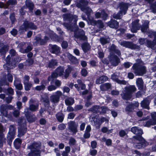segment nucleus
I'll list each match as a JSON object with an SVG mask.
<instances>
[{"label": "nucleus", "mask_w": 156, "mask_h": 156, "mask_svg": "<svg viewBox=\"0 0 156 156\" xmlns=\"http://www.w3.org/2000/svg\"><path fill=\"white\" fill-rule=\"evenodd\" d=\"M25 5L26 8L29 9L31 12H33L34 7V4L30 0H26Z\"/></svg>", "instance_id": "21"}, {"label": "nucleus", "mask_w": 156, "mask_h": 156, "mask_svg": "<svg viewBox=\"0 0 156 156\" xmlns=\"http://www.w3.org/2000/svg\"><path fill=\"white\" fill-rule=\"evenodd\" d=\"M136 83L139 89L142 90L143 89L144 82L141 78H139L137 79Z\"/></svg>", "instance_id": "31"}, {"label": "nucleus", "mask_w": 156, "mask_h": 156, "mask_svg": "<svg viewBox=\"0 0 156 156\" xmlns=\"http://www.w3.org/2000/svg\"><path fill=\"white\" fill-rule=\"evenodd\" d=\"M129 4L123 2H121L118 5V7L120 9V11L125 14L127 10Z\"/></svg>", "instance_id": "13"}, {"label": "nucleus", "mask_w": 156, "mask_h": 156, "mask_svg": "<svg viewBox=\"0 0 156 156\" xmlns=\"http://www.w3.org/2000/svg\"><path fill=\"white\" fill-rule=\"evenodd\" d=\"M100 107L99 106L96 105L93 106L90 108L88 111L92 112L94 113H98L100 112Z\"/></svg>", "instance_id": "32"}, {"label": "nucleus", "mask_w": 156, "mask_h": 156, "mask_svg": "<svg viewBox=\"0 0 156 156\" xmlns=\"http://www.w3.org/2000/svg\"><path fill=\"white\" fill-rule=\"evenodd\" d=\"M40 146L37 143L32 144L28 147L30 152L28 154V156H41V151L39 149Z\"/></svg>", "instance_id": "5"}, {"label": "nucleus", "mask_w": 156, "mask_h": 156, "mask_svg": "<svg viewBox=\"0 0 156 156\" xmlns=\"http://www.w3.org/2000/svg\"><path fill=\"white\" fill-rule=\"evenodd\" d=\"M62 17L64 21H68L71 25H76L78 20L77 16L76 15H73L70 13H66L62 15Z\"/></svg>", "instance_id": "6"}, {"label": "nucleus", "mask_w": 156, "mask_h": 156, "mask_svg": "<svg viewBox=\"0 0 156 156\" xmlns=\"http://www.w3.org/2000/svg\"><path fill=\"white\" fill-rule=\"evenodd\" d=\"M25 89L26 91H28L30 89L32 86V84L30 83H23Z\"/></svg>", "instance_id": "51"}, {"label": "nucleus", "mask_w": 156, "mask_h": 156, "mask_svg": "<svg viewBox=\"0 0 156 156\" xmlns=\"http://www.w3.org/2000/svg\"><path fill=\"white\" fill-rule=\"evenodd\" d=\"M0 54L4 55L9 49V46L7 45H4L3 44L0 42Z\"/></svg>", "instance_id": "17"}, {"label": "nucleus", "mask_w": 156, "mask_h": 156, "mask_svg": "<svg viewBox=\"0 0 156 156\" xmlns=\"http://www.w3.org/2000/svg\"><path fill=\"white\" fill-rule=\"evenodd\" d=\"M107 25L110 27L117 29L119 27V23L116 20H111L107 23Z\"/></svg>", "instance_id": "19"}, {"label": "nucleus", "mask_w": 156, "mask_h": 156, "mask_svg": "<svg viewBox=\"0 0 156 156\" xmlns=\"http://www.w3.org/2000/svg\"><path fill=\"white\" fill-rule=\"evenodd\" d=\"M123 13L122 12H120V11L117 14L114 13L113 15V17L114 18L116 19H120L121 18V14Z\"/></svg>", "instance_id": "59"}, {"label": "nucleus", "mask_w": 156, "mask_h": 156, "mask_svg": "<svg viewBox=\"0 0 156 156\" xmlns=\"http://www.w3.org/2000/svg\"><path fill=\"white\" fill-rule=\"evenodd\" d=\"M155 124H156V121H154L152 119H150L149 121L146 122L145 126L149 127L151 125H153Z\"/></svg>", "instance_id": "44"}, {"label": "nucleus", "mask_w": 156, "mask_h": 156, "mask_svg": "<svg viewBox=\"0 0 156 156\" xmlns=\"http://www.w3.org/2000/svg\"><path fill=\"white\" fill-rule=\"evenodd\" d=\"M6 64L4 65V68L7 70L9 69H12L15 67L16 63L15 59H11L9 55H8L5 59Z\"/></svg>", "instance_id": "8"}, {"label": "nucleus", "mask_w": 156, "mask_h": 156, "mask_svg": "<svg viewBox=\"0 0 156 156\" xmlns=\"http://www.w3.org/2000/svg\"><path fill=\"white\" fill-rule=\"evenodd\" d=\"M57 62L56 60L52 59L50 61L48 65V67L49 68H52L55 66H56Z\"/></svg>", "instance_id": "48"}, {"label": "nucleus", "mask_w": 156, "mask_h": 156, "mask_svg": "<svg viewBox=\"0 0 156 156\" xmlns=\"http://www.w3.org/2000/svg\"><path fill=\"white\" fill-rule=\"evenodd\" d=\"M25 115L28 122H33L37 119L35 115L33 114H27Z\"/></svg>", "instance_id": "20"}, {"label": "nucleus", "mask_w": 156, "mask_h": 156, "mask_svg": "<svg viewBox=\"0 0 156 156\" xmlns=\"http://www.w3.org/2000/svg\"><path fill=\"white\" fill-rule=\"evenodd\" d=\"M20 112L19 111V110H16L13 112L12 114L13 116L16 117L17 118L19 117L20 115Z\"/></svg>", "instance_id": "64"}, {"label": "nucleus", "mask_w": 156, "mask_h": 156, "mask_svg": "<svg viewBox=\"0 0 156 156\" xmlns=\"http://www.w3.org/2000/svg\"><path fill=\"white\" fill-rule=\"evenodd\" d=\"M110 41V38L109 37H102L100 38V41L102 45L105 44L109 43Z\"/></svg>", "instance_id": "37"}, {"label": "nucleus", "mask_w": 156, "mask_h": 156, "mask_svg": "<svg viewBox=\"0 0 156 156\" xmlns=\"http://www.w3.org/2000/svg\"><path fill=\"white\" fill-rule=\"evenodd\" d=\"M108 78L105 76H103L97 79L96 82L97 84L102 83L108 80Z\"/></svg>", "instance_id": "25"}, {"label": "nucleus", "mask_w": 156, "mask_h": 156, "mask_svg": "<svg viewBox=\"0 0 156 156\" xmlns=\"http://www.w3.org/2000/svg\"><path fill=\"white\" fill-rule=\"evenodd\" d=\"M50 46L49 51L51 53L57 55H58L61 53L60 48L59 47L56 45L52 44L50 45Z\"/></svg>", "instance_id": "12"}, {"label": "nucleus", "mask_w": 156, "mask_h": 156, "mask_svg": "<svg viewBox=\"0 0 156 156\" xmlns=\"http://www.w3.org/2000/svg\"><path fill=\"white\" fill-rule=\"evenodd\" d=\"M136 61V63L134 64L132 67L133 72L136 75L142 76L146 73V68L141 59H138Z\"/></svg>", "instance_id": "2"}, {"label": "nucleus", "mask_w": 156, "mask_h": 156, "mask_svg": "<svg viewBox=\"0 0 156 156\" xmlns=\"http://www.w3.org/2000/svg\"><path fill=\"white\" fill-rule=\"evenodd\" d=\"M56 116L58 121L62 122L63 120L64 115L62 113L58 112L57 113Z\"/></svg>", "instance_id": "38"}, {"label": "nucleus", "mask_w": 156, "mask_h": 156, "mask_svg": "<svg viewBox=\"0 0 156 156\" xmlns=\"http://www.w3.org/2000/svg\"><path fill=\"white\" fill-rule=\"evenodd\" d=\"M146 41L147 46L151 48H154V46L156 45V44L153 40L151 41L147 39Z\"/></svg>", "instance_id": "36"}, {"label": "nucleus", "mask_w": 156, "mask_h": 156, "mask_svg": "<svg viewBox=\"0 0 156 156\" xmlns=\"http://www.w3.org/2000/svg\"><path fill=\"white\" fill-rule=\"evenodd\" d=\"M9 85V83L5 78H2L0 80V86Z\"/></svg>", "instance_id": "49"}, {"label": "nucleus", "mask_w": 156, "mask_h": 156, "mask_svg": "<svg viewBox=\"0 0 156 156\" xmlns=\"http://www.w3.org/2000/svg\"><path fill=\"white\" fill-rule=\"evenodd\" d=\"M26 44L24 42H21L19 44L18 46V47L20 49V51L21 52V50H24L23 48L25 46Z\"/></svg>", "instance_id": "58"}, {"label": "nucleus", "mask_w": 156, "mask_h": 156, "mask_svg": "<svg viewBox=\"0 0 156 156\" xmlns=\"http://www.w3.org/2000/svg\"><path fill=\"white\" fill-rule=\"evenodd\" d=\"M27 128L26 127H19L18 128V136H20L24 135V134L27 131Z\"/></svg>", "instance_id": "28"}, {"label": "nucleus", "mask_w": 156, "mask_h": 156, "mask_svg": "<svg viewBox=\"0 0 156 156\" xmlns=\"http://www.w3.org/2000/svg\"><path fill=\"white\" fill-rule=\"evenodd\" d=\"M88 2L87 0H80L76 4V6L81 9V8L84 7L88 5Z\"/></svg>", "instance_id": "22"}, {"label": "nucleus", "mask_w": 156, "mask_h": 156, "mask_svg": "<svg viewBox=\"0 0 156 156\" xmlns=\"http://www.w3.org/2000/svg\"><path fill=\"white\" fill-rule=\"evenodd\" d=\"M91 25L94 26L97 24V21L94 20L93 18L91 19L90 16L87 17Z\"/></svg>", "instance_id": "56"}, {"label": "nucleus", "mask_w": 156, "mask_h": 156, "mask_svg": "<svg viewBox=\"0 0 156 156\" xmlns=\"http://www.w3.org/2000/svg\"><path fill=\"white\" fill-rule=\"evenodd\" d=\"M111 87V85L110 83H107L101 85L100 87L101 90L105 91L110 89Z\"/></svg>", "instance_id": "30"}, {"label": "nucleus", "mask_w": 156, "mask_h": 156, "mask_svg": "<svg viewBox=\"0 0 156 156\" xmlns=\"http://www.w3.org/2000/svg\"><path fill=\"white\" fill-rule=\"evenodd\" d=\"M119 44L121 46L131 49H139V47L132 42L126 41H119Z\"/></svg>", "instance_id": "9"}, {"label": "nucleus", "mask_w": 156, "mask_h": 156, "mask_svg": "<svg viewBox=\"0 0 156 156\" xmlns=\"http://www.w3.org/2000/svg\"><path fill=\"white\" fill-rule=\"evenodd\" d=\"M149 23V21L148 20H145L143 24L141 27V30L142 32H147V34L148 32L151 31L150 30L148 29Z\"/></svg>", "instance_id": "16"}, {"label": "nucleus", "mask_w": 156, "mask_h": 156, "mask_svg": "<svg viewBox=\"0 0 156 156\" xmlns=\"http://www.w3.org/2000/svg\"><path fill=\"white\" fill-rule=\"evenodd\" d=\"M13 109V107L12 105L2 104L0 106V112L1 115L9 119H12V115L11 113H8V110Z\"/></svg>", "instance_id": "4"}, {"label": "nucleus", "mask_w": 156, "mask_h": 156, "mask_svg": "<svg viewBox=\"0 0 156 156\" xmlns=\"http://www.w3.org/2000/svg\"><path fill=\"white\" fill-rule=\"evenodd\" d=\"M32 48H33L32 46L30 45L28 46L26 49H24V50H21V52L23 53H27L31 51Z\"/></svg>", "instance_id": "52"}, {"label": "nucleus", "mask_w": 156, "mask_h": 156, "mask_svg": "<svg viewBox=\"0 0 156 156\" xmlns=\"http://www.w3.org/2000/svg\"><path fill=\"white\" fill-rule=\"evenodd\" d=\"M56 89V87L53 85H49L47 87L48 90L50 91L55 90Z\"/></svg>", "instance_id": "61"}, {"label": "nucleus", "mask_w": 156, "mask_h": 156, "mask_svg": "<svg viewBox=\"0 0 156 156\" xmlns=\"http://www.w3.org/2000/svg\"><path fill=\"white\" fill-rule=\"evenodd\" d=\"M37 28V26L32 22H30L26 20L19 28V30L27 31V29L36 30Z\"/></svg>", "instance_id": "7"}, {"label": "nucleus", "mask_w": 156, "mask_h": 156, "mask_svg": "<svg viewBox=\"0 0 156 156\" xmlns=\"http://www.w3.org/2000/svg\"><path fill=\"white\" fill-rule=\"evenodd\" d=\"M68 58L70 61L73 64H76L78 63L77 59L74 56L70 55Z\"/></svg>", "instance_id": "42"}, {"label": "nucleus", "mask_w": 156, "mask_h": 156, "mask_svg": "<svg viewBox=\"0 0 156 156\" xmlns=\"http://www.w3.org/2000/svg\"><path fill=\"white\" fill-rule=\"evenodd\" d=\"M133 103H131L127 105L125 108L126 112L129 114L130 112H133L134 109Z\"/></svg>", "instance_id": "33"}, {"label": "nucleus", "mask_w": 156, "mask_h": 156, "mask_svg": "<svg viewBox=\"0 0 156 156\" xmlns=\"http://www.w3.org/2000/svg\"><path fill=\"white\" fill-rule=\"evenodd\" d=\"M16 2V0H9V1L6 2V5L5 7L7 8L8 6L9 5H14L15 4Z\"/></svg>", "instance_id": "54"}, {"label": "nucleus", "mask_w": 156, "mask_h": 156, "mask_svg": "<svg viewBox=\"0 0 156 156\" xmlns=\"http://www.w3.org/2000/svg\"><path fill=\"white\" fill-rule=\"evenodd\" d=\"M16 133V129L15 126L11 125L9 127V130L8 133L9 136H14Z\"/></svg>", "instance_id": "27"}, {"label": "nucleus", "mask_w": 156, "mask_h": 156, "mask_svg": "<svg viewBox=\"0 0 156 156\" xmlns=\"http://www.w3.org/2000/svg\"><path fill=\"white\" fill-rule=\"evenodd\" d=\"M147 35L149 37L152 38L154 36V38L153 41L156 44V32L151 31L148 32Z\"/></svg>", "instance_id": "40"}, {"label": "nucleus", "mask_w": 156, "mask_h": 156, "mask_svg": "<svg viewBox=\"0 0 156 156\" xmlns=\"http://www.w3.org/2000/svg\"><path fill=\"white\" fill-rule=\"evenodd\" d=\"M45 88V86L44 84H42L40 86H38L35 87V89L37 90L40 91L41 90H44Z\"/></svg>", "instance_id": "55"}, {"label": "nucleus", "mask_w": 156, "mask_h": 156, "mask_svg": "<svg viewBox=\"0 0 156 156\" xmlns=\"http://www.w3.org/2000/svg\"><path fill=\"white\" fill-rule=\"evenodd\" d=\"M35 40V41L34 43V45H37V44H39L41 45H44L46 44V41L40 37L36 36Z\"/></svg>", "instance_id": "23"}, {"label": "nucleus", "mask_w": 156, "mask_h": 156, "mask_svg": "<svg viewBox=\"0 0 156 156\" xmlns=\"http://www.w3.org/2000/svg\"><path fill=\"white\" fill-rule=\"evenodd\" d=\"M81 10L86 13L87 17L90 16V13L92 12L91 9L88 7H81Z\"/></svg>", "instance_id": "29"}, {"label": "nucleus", "mask_w": 156, "mask_h": 156, "mask_svg": "<svg viewBox=\"0 0 156 156\" xmlns=\"http://www.w3.org/2000/svg\"><path fill=\"white\" fill-rule=\"evenodd\" d=\"M55 71L58 74V75L61 76L63 74V73L64 72V69L63 68L60 66L58 67Z\"/></svg>", "instance_id": "41"}, {"label": "nucleus", "mask_w": 156, "mask_h": 156, "mask_svg": "<svg viewBox=\"0 0 156 156\" xmlns=\"http://www.w3.org/2000/svg\"><path fill=\"white\" fill-rule=\"evenodd\" d=\"M91 130V127L90 125L87 126L86 129V130L84 136H90V132Z\"/></svg>", "instance_id": "46"}, {"label": "nucleus", "mask_w": 156, "mask_h": 156, "mask_svg": "<svg viewBox=\"0 0 156 156\" xmlns=\"http://www.w3.org/2000/svg\"><path fill=\"white\" fill-rule=\"evenodd\" d=\"M51 101L54 103H57L59 101V98L58 97L55 95H52L50 97Z\"/></svg>", "instance_id": "39"}, {"label": "nucleus", "mask_w": 156, "mask_h": 156, "mask_svg": "<svg viewBox=\"0 0 156 156\" xmlns=\"http://www.w3.org/2000/svg\"><path fill=\"white\" fill-rule=\"evenodd\" d=\"M13 98V97L11 96H9L8 97L5 98L4 100L6 102L9 104L11 102Z\"/></svg>", "instance_id": "62"}, {"label": "nucleus", "mask_w": 156, "mask_h": 156, "mask_svg": "<svg viewBox=\"0 0 156 156\" xmlns=\"http://www.w3.org/2000/svg\"><path fill=\"white\" fill-rule=\"evenodd\" d=\"M65 103L67 105H71L74 103V100L72 98L68 97L65 99Z\"/></svg>", "instance_id": "34"}, {"label": "nucleus", "mask_w": 156, "mask_h": 156, "mask_svg": "<svg viewBox=\"0 0 156 156\" xmlns=\"http://www.w3.org/2000/svg\"><path fill=\"white\" fill-rule=\"evenodd\" d=\"M18 122L20 127H26V121L23 117H21L18 120Z\"/></svg>", "instance_id": "26"}, {"label": "nucleus", "mask_w": 156, "mask_h": 156, "mask_svg": "<svg viewBox=\"0 0 156 156\" xmlns=\"http://www.w3.org/2000/svg\"><path fill=\"white\" fill-rule=\"evenodd\" d=\"M118 76L114 73L111 76V78L114 81L118 83L125 85L126 84L127 82L124 80H120L118 78Z\"/></svg>", "instance_id": "18"}, {"label": "nucleus", "mask_w": 156, "mask_h": 156, "mask_svg": "<svg viewBox=\"0 0 156 156\" xmlns=\"http://www.w3.org/2000/svg\"><path fill=\"white\" fill-rule=\"evenodd\" d=\"M151 99L150 98L148 97L146 98L141 102L140 103L141 106L143 108L149 109V105Z\"/></svg>", "instance_id": "15"}, {"label": "nucleus", "mask_w": 156, "mask_h": 156, "mask_svg": "<svg viewBox=\"0 0 156 156\" xmlns=\"http://www.w3.org/2000/svg\"><path fill=\"white\" fill-rule=\"evenodd\" d=\"M136 90V89L134 85L127 86L124 88L120 95L123 99L129 100L132 98V94L135 92Z\"/></svg>", "instance_id": "3"}, {"label": "nucleus", "mask_w": 156, "mask_h": 156, "mask_svg": "<svg viewBox=\"0 0 156 156\" xmlns=\"http://www.w3.org/2000/svg\"><path fill=\"white\" fill-rule=\"evenodd\" d=\"M63 25L68 30L74 32V37L75 38L83 40L87 39V37L85 35V31L83 30L79 29L76 25L72 26L66 23H64Z\"/></svg>", "instance_id": "1"}, {"label": "nucleus", "mask_w": 156, "mask_h": 156, "mask_svg": "<svg viewBox=\"0 0 156 156\" xmlns=\"http://www.w3.org/2000/svg\"><path fill=\"white\" fill-rule=\"evenodd\" d=\"M38 107V104L36 105H29V109L30 110L35 112L37 111Z\"/></svg>", "instance_id": "43"}, {"label": "nucleus", "mask_w": 156, "mask_h": 156, "mask_svg": "<svg viewBox=\"0 0 156 156\" xmlns=\"http://www.w3.org/2000/svg\"><path fill=\"white\" fill-rule=\"evenodd\" d=\"M110 62L112 65L114 66H116L120 62V59L116 55H113L110 56Z\"/></svg>", "instance_id": "14"}, {"label": "nucleus", "mask_w": 156, "mask_h": 156, "mask_svg": "<svg viewBox=\"0 0 156 156\" xmlns=\"http://www.w3.org/2000/svg\"><path fill=\"white\" fill-rule=\"evenodd\" d=\"M8 81L11 83L13 80V76L10 73H8L6 75Z\"/></svg>", "instance_id": "57"}, {"label": "nucleus", "mask_w": 156, "mask_h": 156, "mask_svg": "<svg viewBox=\"0 0 156 156\" xmlns=\"http://www.w3.org/2000/svg\"><path fill=\"white\" fill-rule=\"evenodd\" d=\"M147 1L151 4L150 6V9L153 13L156 12V1L154 3H152L153 2V0H144Z\"/></svg>", "instance_id": "24"}, {"label": "nucleus", "mask_w": 156, "mask_h": 156, "mask_svg": "<svg viewBox=\"0 0 156 156\" xmlns=\"http://www.w3.org/2000/svg\"><path fill=\"white\" fill-rule=\"evenodd\" d=\"M77 83L80 86L79 87H80V88L81 90H84L85 89L86 85L84 83H83L81 80L79 79L77 80Z\"/></svg>", "instance_id": "47"}, {"label": "nucleus", "mask_w": 156, "mask_h": 156, "mask_svg": "<svg viewBox=\"0 0 156 156\" xmlns=\"http://www.w3.org/2000/svg\"><path fill=\"white\" fill-rule=\"evenodd\" d=\"M97 153V151L96 150L94 149L93 150H90V154L92 156H95Z\"/></svg>", "instance_id": "63"}, {"label": "nucleus", "mask_w": 156, "mask_h": 156, "mask_svg": "<svg viewBox=\"0 0 156 156\" xmlns=\"http://www.w3.org/2000/svg\"><path fill=\"white\" fill-rule=\"evenodd\" d=\"M42 99L43 100V101L44 102L45 106L46 107H48L50 105V101L48 97H46L45 98H42Z\"/></svg>", "instance_id": "45"}, {"label": "nucleus", "mask_w": 156, "mask_h": 156, "mask_svg": "<svg viewBox=\"0 0 156 156\" xmlns=\"http://www.w3.org/2000/svg\"><path fill=\"white\" fill-rule=\"evenodd\" d=\"M22 143V140L19 138H16L14 141L13 143L15 146L17 144H21Z\"/></svg>", "instance_id": "60"}, {"label": "nucleus", "mask_w": 156, "mask_h": 156, "mask_svg": "<svg viewBox=\"0 0 156 156\" xmlns=\"http://www.w3.org/2000/svg\"><path fill=\"white\" fill-rule=\"evenodd\" d=\"M139 20H136L132 22L130 27L131 31L133 33H136L137 30L140 29V27L139 23Z\"/></svg>", "instance_id": "10"}, {"label": "nucleus", "mask_w": 156, "mask_h": 156, "mask_svg": "<svg viewBox=\"0 0 156 156\" xmlns=\"http://www.w3.org/2000/svg\"><path fill=\"white\" fill-rule=\"evenodd\" d=\"M68 129L73 133H76L77 131L78 124L74 121H70L68 123Z\"/></svg>", "instance_id": "11"}, {"label": "nucleus", "mask_w": 156, "mask_h": 156, "mask_svg": "<svg viewBox=\"0 0 156 156\" xmlns=\"http://www.w3.org/2000/svg\"><path fill=\"white\" fill-rule=\"evenodd\" d=\"M72 70L71 67L69 66L68 68L65 70V75L64 77L66 79L69 76V75Z\"/></svg>", "instance_id": "50"}, {"label": "nucleus", "mask_w": 156, "mask_h": 156, "mask_svg": "<svg viewBox=\"0 0 156 156\" xmlns=\"http://www.w3.org/2000/svg\"><path fill=\"white\" fill-rule=\"evenodd\" d=\"M83 50L85 52H86L90 48V46L89 44L87 43H85L81 45Z\"/></svg>", "instance_id": "35"}, {"label": "nucleus", "mask_w": 156, "mask_h": 156, "mask_svg": "<svg viewBox=\"0 0 156 156\" xmlns=\"http://www.w3.org/2000/svg\"><path fill=\"white\" fill-rule=\"evenodd\" d=\"M34 62L33 60L31 58H28L26 61L25 62L26 65L30 66L32 65Z\"/></svg>", "instance_id": "53"}]
</instances>
